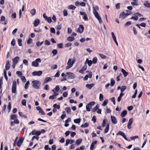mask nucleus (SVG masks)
<instances>
[{
    "label": "nucleus",
    "instance_id": "5fc2aeb1",
    "mask_svg": "<svg viewBox=\"0 0 150 150\" xmlns=\"http://www.w3.org/2000/svg\"><path fill=\"white\" fill-rule=\"evenodd\" d=\"M115 83V81L114 80H113L112 78H111V83H110V85L111 86H113Z\"/></svg>",
    "mask_w": 150,
    "mask_h": 150
},
{
    "label": "nucleus",
    "instance_id": "20e7f679",
    "mask_svg": "<svg viewBox=\"0 0 150 150\" xmlns=\"http://www.w3.org/2000/svg\"><path fill=\"white\" fill-rule=\"evenodd\" d=\"M16 82L15 81H14L13 82L12 91V92L13 93H15L16 92Z\"/></svg>",
    "mask_w": 150,
    "mask_h": 150
},
{
    "label": "nucleus",
    "instance_id": "f03ea898",
    "mask_svg": "<svg viewBox=\"0 0 150 150\" xmlns=\"http://www.w3.org/2000/svg\"><path fill=\"white\" fill-rule=\"evenodd\" d=\"M32 83L33 86L34 88L36 89L39 88V87L40 85V83L39 81L37 80H35L33 81Z\"/></svg>",
    "mask_w": 150,
    "mask_h": 150
},
{
    "label": "nucleus",
    "instance_id": "aec40b11",
    "mask_svg": "<svg viewBox=\"0 0 150 150\" xmlns=\"http://www.w3.org/2000/svg\"><path fill=\"white\" fill-rule=\"evenodd\" d=\"M74 142V141L73 140H69L68 139H67L66 140V142L65 144V145L66 146H67L69 144H72Z\"/></svg>",
    "mask_w": 150,
    "mask_h": 150
},
{
    "label": "nucleus",
    "instance_id": "de8ad7c7",
    "mask_svg": "<svg viewBox=\"0 0 150 150\" xmlns=\"http://www.w3.org/2000/svg\"><path fill=\"white\" fill-rule=\"evenodd\" d=\"M91 108V107L88 104L86 105V110L87 111H90Z\"/></svg>",
    "mask_w": 150,
    "mask_h": 150
},
{
    "label": "nucleus",
    "instance_id": "bb28decb",
    "mask_svg": "<svg viewBox=\"0 0 150 150\" xmlns=\"http://www.w3.org/2000/svg\"><path fill=\"white\" fill-rule=\"evenodd\" d=\"M10 63L8 60H7L6 62V70H8L10 69Z\"/></svg>",
    "mask_w": 150,
    "mask_h": 150
},
{
    "label": "nucleus",
    "instance_id": "3c124183",
    "mask_svg": "<svg viewBox=\"0 0 150 150\" xmlns=\"http://www.w3.org/2000/svg\"><path fill=\"white\" fill-rule=\"evenodd\" d=\"M4 76L5 78L6 79V81H7L8 80V78L7 76L6 72V70L5 69H4Z\"/></svg>",
    "mask_w": 150,
    "mask_h": 150
},
{
    "label": "nucleus",
    "instance_id": "f3484780",
    "mask_svg": "<svg viewBox=\"0 0 150 150\" xmlns=\"http://www.w3.org/2000/svg\"><path fill=\"white\" fill-rule=\"evenodd\" d=\"M111 119L112 122L114 124H116L117 122V120L115 117L111 116Z\"/></svg>",
    "mask_w": 150,
    "mask_h": 150
},
{
    "label": "nucleus",
    "instance_id": "603ef678",
    "mask_svg": "<svg viewBox=\"0 0 150 150\" xmlns=\"http://www.w3.org/2000/svg\"><path fill=\"white\" fill-rule=\"evenodd\" d=\"M83 18L85 21H87L88 20V18H87V15L86 13L85 14L83 15Z\"/></svg>",
    "mask_w": 150,
    "mask_h": 150
},
{
    "label": "nucleus",
    "instance_id": "13d9d810",
    "mask_svg": "<svg viewBox=\"0 0 150 150\" xmlns=\"http://www.w3.org/2000/svg\"><path fill=\"white\" fill-rule=\"evenodd\" d=\"M97 59L96 57H94L93 58L92 61V63L93 64H96L97 62Z\"/></svg>",
    "mask_w": 150,
    "mask_h": 150
},
{
    "label": "nucleus",
    "instance_id": "1a4fd4ad",
    "mask_svg": "<svg viewBox=\"0 0 150 150\" xmlns=\"http://www.w3.org/2000/svg\"><path fill=\"white\" fill-rule=\"evenodd\" d=\"M117 135H120L122 136L124 139L127 141H128V139L126 137V135L125 133L122 131L118 132L116 134Z\"/></svg>",
    "mask_w": 150,
    "mask_h": 150
},
{
    "label": "nucleus",
    "instance_id": "4d7b16f0",
    "mask_svg": "<svg viewBox=\"0 0 150 150\" xmlns=\"http://www.w3.org/2000/svg\"><path fill=\"white\" fill-rule=\"evenodd\" d=\"M99 100L100 101H102L103 99V95L100 93L99 95Z\"/></svg>",
    "mask_w": 150,
    "mask_h": 150
},
{
    "label": "nucleus",
    "instance_id": "39448f33",
    "mask_svg": "<svg viewBox=\"0 0 150 150\" xmlns=\"http://www.w3.org/2000/svg\"><path fill=\"white\" fill-rule=\"evenodd\" d=\"M117 135H120L122 136L124 139L127 141H128V139L126 137V135L125 133L122 131L118 132L116 134Z\"/></svg>",
    "mask_w": 150,
    "mask_h": 150
},
{
    "label": "nucleus",
    "instance_id": "37998d69",
    "mask_svg": "<svg viewBox=\"0 0 150 150\" xmlns=\"http://www.w3.org/2000/svg\"><path fill=\"white\" fill-rule=\"evenodd\" d=\"M81 122V119L78 118L74 120V122L76 123H79Z\"/></svg>",
    "mask_w": 150,
    "mask_h": 150
},
{
    "label": "nucleus",
    "instance_id": "0eeeda50",
    "mask_svg": "<svg viewBox=\"0 0 150 150\" xmlns=\"http://www.w3.org/2000/svg\"><path fill=\"white\" fill-rule=\"evenodd\" d=\"M117 135H120L122 136L124 139L127 141H128V139L126 137V135L125 133L122 131L118 132L116 134Z\"/></svg>",
    "mask_w": 150,
    "mask_h": 150
},
{
    "label": "nucleus",
    "instance_id": "69168bd1",
    "mask_svg": "<svg viewBox=\"0 0 150 150\" xmlns=\"http://www.w3.org/2000/svg\"><path fill=\"white\" fill-rule=\"evenodd\" d=\"M120 4L118 3L117 4L115 5V7L117 9H118L120 8Z\"/></svg>",
    "mask_w": 150,
    "mask_h": 150
},
{
    "label": "nucleus",
    "instance_id": "423d86ee",
    "mask_svg": "<svg viewBox=\"0 0 150 150\" xmlns=\"http://www.w3.org/2000/svg\"><path fill=\"white\" fill-rule=\"evenodd\" d=\"M117 135H120L122 136L124 139L127 141H128V139L126 137V135L125 133L122 131L118 132L116 134Z\"/></svg>",
    "mask_w": 150,
    "mask_h": 150
},
{
    "label": "nucleus",
    "instance_id": "4c0bfd02",
    "mask_svg": "<svg viewBox=\"0 0 150 150\" xmlns=\"http://www.w3.org/2000/svg\"><path fill=\"white\" fill-rule=\"evenodd\" d=\"M107 121V120L106 119L103 120L102 123V126L103 127H104L105 126L106 123Z\"/></svg>",
    "mask_w": 150,
    "mask_h": 150
},
{
    "label": "nucleus",
    "instance_id": "f257e3e1",
    "mask_svg": "<svg viewBox=\"0 0 150 150\" xmlns=\"http://www.w3.org/2000/svg\"><path fill=\"white\" fill-rule=\"evenodd\" d=\"M75 60H71V58L68 59V62L67 63V66L66 68V69H68L71 68L73 65L75 63Z\"/></svg>",
    "mask_w": 150,
    "mask_h": 150
},
{
    "label": "nucleus",
    "instance_id": "72a5a7b5",
    "mask_svg": "<svg viewBox=\"0 0 150 150\" xmlns=\"http://www.w3.org/2000/svg\"><path fill=\"white\" fill-rule=\"evenodd\" d=\"M109 124H107L104 130V132L106 133L108 132L109 129Z\"/></svg>",
    "mask_w": 150,
    "mask_h": 150
},
{
    "label": "nucleus",
    "instance_id": "a211bd4d",
    "mask_svg": "<svg viewBox=\"0 0 150 150\" xmlns=\"http://www.w3.org/2000/svg\"><path fill=\"white\" fill-rule=\"evenodd\" d=\"M84 27L83 25H80L78 29V31L80 33H83V31Z\"/></svg>",
    "mask_w": 150,
    "mask_h": 150
},
{
    "label": "nucleus",
    "instance_id": "79ce46f5",
    "mask_svg": "<svg viewBox=\"0 0 150 150\" xmlns=\"http://www.w3.org/2000/svg\"><path fill=\"white\" fill-rule=\"evenodd\" d=\"M18 113L20 116L24 118L27 117V116L26 115L23 114L22 112H19Z\"/></svg>",
    "mask_w": 150,
    "mask_h": 150
},
{
    "label": "nucleus",
    "instance_id": "412c9836",
    "mask_svg": "<svg viewBox=\"0 0 150 150\" xmlns=\"http://www.w3.org/2000/svg\"><path fill=\"white\" fill-rule=\"evenodd\" d=\"M40 23V21L38 19H36L34 21V25L35 27L37 26Z\"/></svg>",
    "mask_w": 150,
    "mask_h": 150
},
{
    "label": "nucleus",
    "instance_id": "58836bf2",
    "mask_svg": "<svg viewBox=\"0 0 150 150\" xmlns=\"http://www.w3.org/2000/svg\"><path fill=\"white\" fill-rule=\"evenodd\" d=\"M148 2V1H145L144 5L146 7L150 8V4H149Z\"/></svg>",
    "mask_w": 150,
    "mask_h": 150
},
{
    "label": "nucleus",
    "instance_id": "ea45409f",
    "mask_svg": "<svg viewBox=\"0 0 150 150\" xmlns=\"http://www.w3.org/2000/svg\"><path fill=\"white\" fill-rule=\"evenodd\" d=\"M76 8V7L75 6L72 5H69L68 7L69 9L72 10H74Z\"/></svg>",
    "mask_w": 150,
    "mask_h": 150
},
{
    "label": "nucleus",
    "instance_id": "680f3d73",
    "mask_svg": "<svg viewBox=\"0 0 150 150\" xmlns=\"http://www.w3.org/2000/svg\"><path fill=\"white\" fill-rule=\"evenodd\" d=\"M52 52L54 55H55L57 54V52L56 50L54 49L52 50Z\"/></svg>",
    "mask_w": 150,
    "mask_h": 150
},
{
    "label": "nucleus",
    "instance_id": "c85d7f7f",
    "mask_svg": "<svg viewBox=\"0 0 150 150\" xmlns=\"http://www.w3.org/2000/svg\"><path fill=\"white\" fill-rule=\"evenodd\" d=\"M127 112L126 110L123 111L121 113L120 115L122 117H123L125 116L127 114Z\"/></svg>",
    "mask_w": 150,
    "mask_h": 150
},
{
    "label": "nucleus",
    "instance_id": "6e6552de",
    "mask_svg": "<svg viewBox=\"0 0 150 150\" xmlns=\"http://www.w3.org/2000/svg\"><path fill=\"white\" fill-rule=\"evenodd\" d=\"M117 135H120L122 136L124 139L127 141H128V139L126 137V135L125 133L122 131L118 132L116 134Z\"/></svg>",
    "mask_w": 150,
    "mask_h": 150
},
{
    "label": "nucleus",
    "instance_id": "c03bdc74",
    "mask_svg": "<svg viewBox=\"0 0 150 150\" xmlns=\"http://www.w3.org/2000/svg\"><path fill=\"white\" fill-rule=\"evenodd\" d=\"M89 125V124L87 123H86L84 125H82L81 126V127L82 128H85L88 127Z\"/></svg>",
    "mask_w": 150,
    "mask_h": 150
},
{
    "label": "nucleus",
    "instance_id": "4468645a",
    "mask_svg": "<svg viewBox=\"0 0 150 150\" xmlns=\"http://www.w3.org/2000/svg\"><path fill=\"white\" fill-rule=\"evenodd\" d=\"M96 18L98 20L100 24L102 23V21L98 13L94 14Z\"/></svg>",
    "mask_w": 150,
    "mask_h": 150
},
{
    "label": "nucleus",
    "instance_id": "bf43d9fd",
    "mask_svg": "<svg viewBox=\"0 0 150 150\" xmlns=\"http://www.w3.org/2000/svg\"><path fill=\"white\" fill-rule=\"evenodd\" d=\"M53 107L54 108H55L56 107L58 109H59L60 108V106L59 105H57V104H55L53 105Z\"/></svg>",
    "mask_w": 150,
    "mask_h": 150
},
{
    "label": "nucleus",
    "instance_id": "9d476101",
    "mask_svg": "<svg viewBox=\"0 0 150 150\" xmlns=\"http://www.w3.org/2000/svg\"><path fill=\"white\" fill-rule=\"evenodd\" d=\"M127 16L125 13L123 11L120 13L119 17V18H121L122 20L124 19Z\"/></svg>",
    "mask_w": 150,
    "mask_h": 150
},
{
    "label": "nucleus",
    "instance_id": "4be33fe9",
    "mask_svg": "<svg viewBox=\"0 0 150 150\" xmlns=\"http://www.w3.org/2000/svg\"><path fill=\"white\" fill-rule=\"evenodd\" d=\"M97 143V141H95L92 142L90 147V149L91 150H93L94 147V146Z\"/></svg>",
    "mask_w": 150,
    "mask_h": 150
},
{
    "label": "nucleus",
    "instance_id": "864d4df0",
    "mask_svg": "<svg viewBox=\"0 0 150 150\" xmlns=\"http://www.w3.org/2000/svg\"><path fill=\"white\" fill-rule=\"evenodd\" d=\"M75 77V76L74 74H73V75L69 76L68 77V78L69 79H73Z\"/></svg>",
    "mask_w": 150,
    "mask_h": 150
},
{
    "label": "nucleus",
    "instance_id": "7c9ffc66",
    "mask_svg": "<svg viewBox=\"0 0 150 150\" xmlns=\"http://www.w3.org/2000/svg\"><path fill=\"white\" fill-rule=\"evenodd\" d=\"M124 95V93H121L119 96L117 98V101L118 102H120L121 100L122 99V96Z\"/></svg>",
    "mask_w": 150,
    "mask_h": 150
},
{
    "label": "nucleus",
    "instance_id": "338daca9",
    "mask_svg": "<svg viewBox=\"0 0 150 150\" xmlns=\"http://www.w3.org/2000/svg\"><path fill=\"white\" fill-rule=\"evenodd\" d=\"M63 15L65 16H66L68 15L67 12V11L65 10H64L63 11Z\"/></svg>",
    "mask_w": 150,
    "mask_h": 150
},
{
    "label": "nucleus",
    "instance_id": "393cba45",
    "mask_svg": "<svg viewBox=\"0 0 150 150\" xmlns=\"http://www.w3.org/2000/svg\"><path fill=\"white\" fill-rule=\"evenodd\" d=\"M2 84V77H1L0 79V99L1 98V94L2 93L1 90V89L2 88L1 85Z\"/></svg>",
    "mask_w": 150,
    "mask_h": 150
},
{
    "label": "nucleus",
    "instance_id": "5701e85b",
    "mask_svg": "<svg viewBox=\"0 0 150 150\" xmlns=\"http://www.w3.org/2000/svg\"><path fill=\"white\" fill-rule=\"evenodd\" d=\"M93 13L94 14H96V13H98L97 11L99 10V8L98 6H94L93 7Z\"/></svg>",
    "mask_w": 150,
    "mask_h": 150
},
{
    "label": "nucleus",
    "instance_id": "6ab92c4d",
    "mask_svg": "<svg viewBox=\"0 0 150 150\" xmlns=\"http://www.w3.org/2000/svg\"><path fill=\"white\" fill-rule=\"evenodd\" d=\"M24 140V138L23 137H21L19 139L18 141L17 145L18 146H20L22 144V143H23V141Z\"/></svg>",
    "mask_w": 150,
    "mask_h": 150
},
{
    "label": "nucleus",
    "instance_id": "09e8293b",
    "mask_svg": "<svg viewBox=\"0 0 150 150\" xmlns=\"http://www.w3.org/2000/svg\"><path fill=\"white\" fill-rule=\"evenodd\" d=\"M99 55L102 59H105L106 58V56L103 54L99 53Z\"/></svg>",
    "mask_w": 150,
    "mask_h": 150
},
{
    "label": "nucleus",
    "instance_id": "f704fd0d",
    "mask_svg": "<svg viewBox=\"0 0 150 150\" xmlns=\"http://www.w3.org/2000/svg\"><path fill=\"white\" fill-rule=\"evenodd\" d=\"M127 87L125 86H122L121 87L120 91L121 93H123V92L126 89Z\"/></svg>",
    "mask_w": 150,
    "mask_h": 150
},
{
    "label": "nucleus",
    "instance_id": "cd10ccee",
    "mask_svg": "<svg viewBox=\"0 0 150 150\" xmlns=\"http://www.w3.org/2000/svg\"><path fill=\"white\" fill-rule=\"evenodd\" d=\"M52 80V79L50 77H47L45 78V79L44 81V83H47L49 81H51Z\"/></svg>",
    "mask_w": 150,
    "mask_h": 150
},
{
    "label": "nucleus",
    "instance_id": "473e14b6",
    "mask_svg": "<svg viewBox=\"0 0 150 150\" xmlns=\"http://www.w3.org/2000/svg\"><path fill=\"white\" fill-rule=\"evenodd\" d=\"M99 107V105L98 104H97L96 107H94L93 108L92 110V112H95L97 109H98Z\"/></svg>",
    "mask_w": 150,
    "mask_h": 150
},
{
    "label": "nucleus",
    "instance_id": "2eb2a0df",
    "mask_svg": "<svg viewBox=\"0 0 150 150\" xmlns=\"http://www.w3.org/2000/svg\"><path fill=\"white\" fill-rule=\"evenodd\" d=\"M133 122V119L131 117L130 118L129 120V122L127 125V128L129 129H130L131 128V125Z\"/></svg>",
    "mask_w": 150,
    "mask_h": 150
},
{
    "label": "nucleus",
    "instance_id": "6e6d98bb",
    "mask_svg": "<svg viewBox=\"0 0 150 150\" xmlns=\"http://www.w3.org/2000/svg\"><path fill=\"white\" fill-rule=\"evenodd\" d=\"M135 16L134 17V16H132V17L130 19H134L135 21H137L138 20V16L137 15H135Z\"/></svg>",
    "mask_w": 150,
    "mask_h": 150
},
{
    "label": "nucleus",
    "instance_id": "49530a36",
    "mask_svg": "<svg viewBox=\"0 0 150 150\" xmlns=\"http://www.w3.org/2000/svg\"><path fill=\"white\" fill-rule=\"evenodd\" d=\"M29 85V81H28L25 84V88L26 89H28V87Z\"/></svg>",
    "mask_w": 150,
    "mask_h": 150
},
{
    "label": "nucleus",
    "instance_id": "c9c22d12",
    "mask_svg": "<svg viewBox=\"0 0 150 150\" xmlns=\"http://www.w3.org/2000/svg\"><path fill=\"white\" fill-rule=\"evenodd\" d=\"M30 13L31 15L33 16L36 14V10L35 9H32L30 11Z\"/></svg>",
    "mask_w": 150,
    "mask_h": 150
},
{
    "label": "nucleus",
    "instance_id": "dca6fc26",
    "mask_svg": "<svg viewBox=\"0 0 150 150\" xmlns=\"http://www.w3.org/2000/svg\"><path fill=\"white\" fill-rule=\"evenodd\" d=\"M42 74V71H34L32 73L33 76H40Z\"/></svg>",
    "mask_w": 150,
    "mask_h": 150
},
{
    "label": "nucleus",
    "instance_id": "e2e57ef3",
    "mask_svg": "<svg viewBox=\"0 0 150 150\" xmlns=\"http://www.w3.org/2000/svg\"><path fill=\"white\" fill-rule=\"evenodd\" d=\"M51 69H54L57 68V65L56 64H54L52 65L51 67Z\"/></svg>",
    "mask_w": 150,
    "mask_h": 150
},
{
    "label": "nucleus",
    "instance_id": "a878e982",
    "mask_svg": "<svg viewBox=\"0 0 150 150\" xmlns=\"http://www.w3.org/2000/svg\"><path fill=\"white\" fill-rule=\"evenodd\" d=\"M121 72L123 73L124 77H126L128 74V72H127L125 70L123 69H121Z\"/></svg>",
    "mask_w": 150,
    "mask_h": 150
},
{
    "label": "nucleus",
    "instance_id": "774afa93",
    "mask_svg": "<svg viewBox=\"0 0 150 150\" xmlns=\"http://www.w3.org/2000/svg\"><path fill=\"white\" fill-rule=\"evenodd\" d=\"M45 150H50L51 148L49 147L48 145H46L45 147Z\"/></svg>",
    "mask_w": 150,
    "mask_h": 150
},
{
    "label": "nucleus",
    "instance_id": "0e129e2a",
    "mask_svg": "<svg viewBox=\"0 0 150 150\" xmlns=\"http://www.w3.org/2000/svg\"><path fill=\"white\" fill-rule=\"evenodd\" d=\"M21 103L23 105L25 106L26 105V100H23L22 101Z\"/></svg>",
    "mask_w": 150,
    "mask_h": 150
},
{
    "label": "nucleus",
    "instance_id": "c756f323",
    "mask_svg": "<svg viewBox=\"0 0 150 150\" xmlns=\"http://www.w3.org/2000/svg\"><path fill=\"white\" fill-rule=\"evenodd\" d=\"M19 58L18 57H16L13 59V63L16 64L18 61Z\"/></svg>",
    "mask_w": 150,
    "mask_h": 150
},
{
    "label": "nucleus",
    "instance_id": "a18cd8bd",
    "mask_svg": "<svg viewBox=\"0 0 150 150\" xmlns=\"http://www.w3.org/2000/svg\"><path fill=\"white\" fill-rule=\"evenodd\" d=\"M65 110L67 112L68 114H70L71 112V108L69 107H67L66 108Z\"/></svg>",
    "mask_w": 150,
    "mask_h": 150
},
{
    "label": "nucleus",
    "instance_id": "8fccbe9b",
    "mask_svg": "<svg viewBox=\"0 0 150 150\" xmlns=\"http://www.w3.org/2000/svg\"><path fill=\"white\" fill-rule=\"evenodd\" d=\"M108 100L107 99H106V100H105L104 101L103 104H102V105L103 106H105L107 105V104L108 103Z\"/></svg>",
    "mask_w": 150,
    "mask_h": 150
},
{
    "label": "nucleus",
    "instance_id": "e433bc0d",
    "mask_svg": "<svg viewBox=\"0 0 150 150\" xmlns=\"http://www.w3.org/2000/svg\"><path fill=\"white\" fill-rule=\"evenodd\" d=\"M82 141V140L81 139H77L75 142V144L78 146L80 144Z\"/></svg>",
    "mask_w": 150,
    "mask_h": 150
},
{
    "label": "nucleus",
    "instance_id": "ddd939ff",
    "mask_svg": "<svg viewBox=\"0 0 150 150\" xmlns=\"http://www.w3.org/2000/svg\"><path fill=\"white\" fill-rule=\"evenodd\" d=\"M96 18L98 20L100 24L102 23V21L98 13L94 14Z\"/></svg>",
    "mask_w": 150,
    "mask_h": 150
},
{
    "label": "nucleus",
    "instance_id": "f8f14e48",
    "mask_svg": "<svg viewBox=\"0 0 150 150\" xmlns=\"http://www.w3.org/2000/svg\"><path fill=\"white\" fill-rule=\"evenodd\" d=\"M96 18L98 20L100 24L102 23V21L98 13L94 14Z\"/></svg>",
    "mask_w": 150,
    "mask_h": 150
},
{
    "label": "nucleus",
    "instance_id": "052dcab7",
    "mask_svg": "<svg viewBox=\"0 0 150 150\" xmlns=\"http://www.w3.org/2000/svg\"><path fill=\"white\" fill-rule=\"evenodd\" d=\"M50 32L52 33H55V31L54 28H50Z\"/></svg>",
    "mask_w": 150,
    "mask_h": 150
},
{
    "label": "nucleus",
    "instance_id": "a19ab883",
    "mask_svg": "<svg viewBox=\"0 0 150 150\" xmlns=\"http://www.w3.org/2000/svg\"><path fill=\"white\" fill-rule=\"evenodd\" d=\"M67 39L69 41H72L74 40V38L71 37H67Z\"/></svg>",
    "mask_w": 150,
    "mask_h": 150
},
{
    "label": "nucleus",
    "instance_id": "b1692460",
    "mask_svg": "<svg viewBox=\"0 0 150 150\" xmlns=\"http://www.w3.org/2000/svg\"><path fill=\"white\" fill-rule=\"evenodd\" d=\"M94 85L93 83L92 84H87L86 85V87L89 89H91L94 86Z\"/></svg>",
    "mask_w": 150,
    "mask_h": 150
},
{
    "label": "nucleus",
    "instance_id": "7ed1b4c3",
    "mask_svg": "<svg viewBox=\"0 0 150 150\" xmlns=\"http://www.w3.org/2000/svg\"><path fill=\"white\" fill-rule=\"evenodd\" d=\"M38 62H41V59L40 58L37 59L35 61H33L32 63V65L35 67H37L38 66L39 64Z\"/></svg>",
    "mask_w": 150,
    "mask_h": 150
},
{
    "label": "nucleus",
    "instance_id": "9b49d317",
    "mask_svg": "<svg viewBox=\"0 0 150 150\" xmlns=\"http://www.w3.org/2000/svg\"><path fill=\"white\" fill-rule=\"evenodd\" d=\"M36 109L37 110L39 111V113L41 114L42 115L44 116L45 115V113L44 112L40 106H38L37 107Z\"/></svg>",
    "mask_w": 150,
    "mask_h": 150
},
{
    "label": "nucleus",
    "instance_id": "2f4dec72",
    "mask_svg": "<svg viewBox=\"0 0 150 150\" xmlns=\"http://www.w3.org/2000/svg\"><path fill=\"white\" fill-rule=\"evenodd\" d=\"M60 89V88L58 85L56 86V87L52 90V91H55L56 92H58Z\"/></svg>",
    "mask_w": 150,
    "mask_h": 150
}]
</instances>
